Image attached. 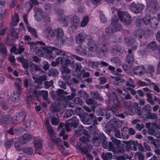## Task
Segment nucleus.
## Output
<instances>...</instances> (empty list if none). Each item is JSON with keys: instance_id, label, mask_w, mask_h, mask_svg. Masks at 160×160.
I'll use <instances>...</instances> for the list:
<instances>
[{"instance_id": "f257e3e1", "label": "nucleus", "mask_w": 160, "mask_h": 160, "mask_svg": "<svg viewBox=\"0 0 160 160\" xmlns=\"http://www.w3.org/2000/svg\"><path fill=\"white\" fill-rule=\"evenodd\" d=\"M69 22L71 23L69 28L74 32L78 29L80 22L79 18L76 15H74L71 18L68 16H65L62 18L60 23L62 26L64 27L67 26Z\"/></svg>"}, {"instance_id": "f03ea898", "label": "nucleus", "mask_w": 160, "mask_h": 160, "mask_svg": "<svg viewBox=\"0 0 160 160\" xmlns=\"http://www.w3.org/2000/svg\"><path fill=\"white\" fill-rule=\"evenodd\" d=\"M69 53L66 54V57L62 58L58 57L55 59V62L58 65L61 64L62 68H65L69 65L72 68H75L74 60Z\"/></svg>"}, {"instance_id": "7ed1b4c3", "label": "nucleus", "mask_w": 160, "mask_h": 160, "mask_svg": "<svg viewBox=\"0 0 160 160\" xmlns=\"http://www.w3.org/2000/svg\"><path fill=\"white\" fill-rule=\"evenodd\" d=\"M42 48L46 52V57L49 59L52 60L54 58L53 52L55 51L56 54L59 55L63 56V57H66V54L68 53L65 52L57 48L51 47H42Z\"/></svg>"}, {"instance_id": "20e7f679", "label": "nucleus", "mask_w": 160, "mask_h": 160, "mask_svg": "<svg viewBox=\"0 0 160 160\" xmlns=\"http://www.w3.org/2000/svg\"><path fill=\"white\" fill-rule=\"evenodd\" d=\"M19 20V15L17 13L15 12L12 15L10 23V32L13 35L16 31V29L13 27L18 25Z\"/></svg>"}, {"instance_id": "39448f33", "label": "nucleus", "mask_w": 160, "mask_h": 160, "mask_svg": "<svg viewBox=\"0 0 160 160\" xmlns=\"http://www.w3.org/2000/svg\"><path fill=\"white\" fill-rule=\"evenodd\" d=\"M117 14L121 22L126 25L129 24L131 23V17L128 12H125L124 13L119 11L118 12Z\"/></svg>"}, {"instance_id": "423d86ee", "label": "nucleus", "mask_w": 160, "mask_h": 160, "mask_svg": "<svg viewBox=\"0 0 160 160\" xmlns=\"http://www.w3.org/2000/svg\"><path fill=\"white\" fill-rule=\"evenodd\" d=\"M122 101L123 105L126 109L124 112V113L126 114L127 116L133 115L134 112L131 102L125 101L122 98Z\"/></svg>"}, {"instance_id": "0eeeda50", "label": "nucleus", "mask_w": 160, "mask_h": 160, "mask_svg": "<svg viewBox=\"0 0 160 160\" xmlns=\"http://www.w3.org/2000/svg\"><path fill=\"white\" fill-rule=\"evenodd\" d=\"M62 128V130L59 134V135L61 136H63V139L64 140H66L68 138V135L67 134H64L65 132L64 130L66 131H70L69 128V123L66 122L65 125L62 122H60L58 126V129Z\"/></svg>"}, {"instance_id": "6e6552de", "label": "nucleus", "mask_w": 160, "mask_h": 160, "mask_svg": "<svg viewBox=\"0 0 160 160\" xmlns=\"http://www.w3.org/2000/svg\"><path fill=\"white\" fill-rule=\"evenodd\" d=\"M58 41L61 43L63 44L65 40L67 39V37L64 36V33L62 29L60 28L55 29L54 30Z\"/></svg>"}, {"instance_id": "1a4fd4ad", "label": "nucleus", "mask_w": 160, "mask_h": 160, "mask_svg": "<svg viewBox=\"0 0 160 160\" xmlns=\"http://www.w3.org/2000/svg\"><path fill=\"white\" fill-rule=\"evenodd\" d=\"M99 48L98 42L95 40H90L87 43V48L89 51L96 52Z\"/></svg>"}, {"instance_id": "9d476101", "label": "nucleus", "mask_w": 160, "mask_h": 160, "mask_svg": "<svg viewBox=\"0 0 160 160\" xmlns=\"http://www.w3.org/2000/svg\"><path fill=\"white\" fill-rule=\"evenodd\" d=\"M43 36L48 38H52L55 36V33L54 30L51 27L49 26H45L43 29Z\"/></svg>"}, {"instance_id": "9b49d317", "label": "nucleus", "mask_w": 160, "mask_h": 160, "mask_svg": "<svg viewBox=\"0 0 160 160\" xmlns=\"http://www.w3.org/2000/svg\"><path fill=\"white\" fill-rule=\"evenodd\" d=\"M110 26L112 27L114 32L118 31L122 29V26L118 22L116 17H112Z\"/></svg>"}, {"instance_id": "f8f14e48", "label": "nucleus", "mask_w": 160, "mask_h": 160, "mask_svg": "<svg viewBox=\"0 0 160 160\" xmlns=\"http://www.w3.org/2000/svg\"><path fill=\"white\" fill-rule=\"evenodd\" d=\"M34 12V18L37 21H40L42 18V15L44 12L40 8L35 7L33 8Z\"/></svg>"}, {"instance_id": "ddd939ff", "label": "nucleus", "mask_w": 160, "mask_h": 160, "mask_svg": "<svg viewBox=\"0 0 160 160\" xmlns=\"http://www.w3.org/2000/svg\"><path fill=\"white\" fill-rule=\"evenodd\" d=\"M86 37L84 33H78L75 37V41L78 44H82L85 41Z\"/></svg>"}, {"instance_id": "4468645a", "label": "nucleus", "mask_w": 160, "mask_h": 160, "mask_svg": "<svg viewBox=\"0 0 160 160\" xmlns=\"http://www.w3.org/2000/svg\"><path fill=\"white\" fill-rule=\"evenodd\" d=\"M133 71L135 74L140 75L145 73L146 68L143 65H138L134 68Z\"/></svg>"}, {"instance_id": "2eb2a0df", "label": "nucleus", "mask_w": 160, "mask_h": 160, "mask_svg": "<svg viewBox=\"0 0 160 160\" xmlns=\"http://www.w3.org/2000/svg\"><path fill=\"white\" fill-rule=\"evenodd\" d=\"M23 83L24 87L26 88L28 91L34 87L33 85V82L29 78L24 79L23 80Z\"/></svg>"}, {"instance_id": "dca6fc26", "label": "nucleus", "mask_w": 160, "mask_h": 160, "mask_svg": "<svg viewBox=\"0 0 160 160\" xmlns=\"http://www.w3.org/2000/svg\"><path fill=\"white\" fill-rule=\"evenodd\" d=\"M124 144L126 145V147L129 149L133 150L134 151L137 150L136 145L138 144V142L137 141H123Z\"/></svg>"}, {"instance_id": "f3484780", "label": "nucleus", "mask_w": 160, "mask_h": 160, "mask_svg": "<svg viewBox=\"0 0 160 160\" xmlns=\"http://www.w3.org/2000/svg\"><path fill=\"white\" fill-rule=\"evenodd\" d=\"M82 133L84 135H87V136L88 135V132L86 130L83 129L82 125H80L78 126V129L75 131V135L77 137H79L81 135Z\"/></svg>"}, {"instance_id": "a211bd4d", "label": "nucleus", "mask_w": 160, "mask_h": 160, "mask_svg": "<svg viewBox=\"0 0 160 160\" xmlns=\"http://www.w3.org/2000/svg\"><path fill=\"white\" fill-rule=\"evenodd\" d=\"M126 42L127 45L130 47L132 49H136L138 45L135 39L131 38H128L126 39Z\"/></svg>"}, {"instance_id": "6ab92c4d", "label": "nucleus", "mask_w": 160, "mask_h": 160, "mask_svg": "<svg viewBox=\"0 0 160 160\" xmlns=\"http://www.w3.org/2000/svg\"><path fill=\"white\" fill-rule=\"evenodd\" d=\"M150 17L148 16H145L142 20L139 19H137L136 21V24L138 27L141 26V23H143L145 25H147L150 22Z\"/></svg>"}, {"instance_id": "aec40b11", "label": "nucleus", "mask_w": 160, "mask_h": 160, "mask_svg": "<svg viewBox=\"0 0 160 160\" xmlns=\"http://www.w3.org/2000/svg\"><path fill=\"white\" fill-rule=\"evenodd\" d=\"M29 70L33 75H35L37 72L40 71L41 69L40 67L34 63H32L30 65Z\"/></svg>"}, {"instance_id": "412c9836", "label": "nucleus", "mask_w": 160, "mask_h": 160, "mask_svg": "<svg viewBox=\"0 0 160 160\" xmlns=\"http://www.w3.org/2000/svg\"><path fill=\"white\" fill-rule=\"evenodd\" d=\"M32 139V137L30 134H25L20 137V141L23 144L31 141Z\"/></svg>"}, {"instance_id": "4be33fe9", "label": "nucleus", "mask_w": 160, "mask_h": 160, "mask_svg": "<svg viewBox=\"0 0 160 160\" xmlns=\"http://www.w3.org/2000/svg\"><path fill=\"white\" fill-rule=\"evenodd\" d=\"M147 132L148 134L152 135L157 138H160V131L155 129L154 127L148 129Z\"/></svg>"}, {"instance_id": "5701e85b", "label": "nucleus", "mask_w": 160, "mask_h": 160, "mask_svg": "<svg viewBox=\"0 0 160 160\" xmlns=\"http://www.w3.org/2000/svg\"><path fill=\"white\" fill-rule=\"evenodd\" d=\"M17 59L19 62H21L23 67L25 69L28 70V68L30 65L28 61L23 58V56L18 57L17 58Z\"/></svg>"}, {"instance_id": "b1692460", "label": "nucleus", "mask_w": 160, "mask_h": 160, "mask_svg": "<svg viewBox=\"0 0 160 160\" xmlns=\"http://www.w3.org/2000/svg\"><path fill=\"white\" fill-rule=\"evenodd\" d=\"M75 50L78 54L84 56L86 53V50L85 46L81 45H78L76 47Z\"/></svg>"}, {"instance_id": "393cba45", "label": "nucleus", "mask_w": 160, "mask_h": 160, "mask_svg": "<svg viewBox=\"0 0 160 160\" xmlns=\"http://www.w3.org/2000/svg\"><path fill=\"white\" fill-rule=\"evenodd\" d=\"M2 122L5 125L10 124L13 123V121L11 117L8 115L2 117L1 119Z\"/></svg>"}, {"instance_id": "a878e982", "label": "nucleus", "mask_w": 160, "mask_h": 160, "mask_svg": "<svg viewBox=\"0 0 160 160\" xmlns=\"http://www.w3.org/2000/svg\"><path fill=\"white\" fill-rule=\"evenodd\" d=\"M23 115L24 113L22 111L16 113L13 117L14 122L15 123L19 122L23 118Z\"/></svg>"}, {"instance_id": "bb28decb", "label": "nucleus", "mask_w": 160, "mask_h": 160, "mask_svg": "<svg viewBox=\"0 0 160 160\" xmlns=\"http://www.w3.org/2000/svg\"><path fill=\"white\" fill-rule=\"evenodd\" d=\"M157 2L156 1H152L148 4V9L152 12H154L156 10Z\"/></svg>"}, {"instance_id": "cd10ccee", "label": "nucleus", "mask_w": 160, "mask_h": 160, "mask_svg": "<svg viewBox=\"0 0 160 160\" xmlns=\"http://www.w3.org/2000/svg\"><path fill=\"white\" fill-rule=\"evenodd\" d=\"M120 109V106L117 104H114L112 107H108L107 108L108 110L111 111L114 114L118 112Z\"/></svg>"}, {"instance_id": "c85d7f7f", "label": "nucleus", "mask_w": 160, "mask_h": 160, "mask_svg": "<svg viewBox=\"0 0 160 160\" xmlns=\"http://www.w3.org/2000/svg\"><path fill=\"white\" fill-rule=\"evenodd\" d=\"M20 96V93L15 92L11 95L10 99L13 102H17L18 101Z\"/></svg>"}, {"instance_id": "c756f323", "label": "nucleus", "mask_w": 160, "mask_h": 160, "mask_svg": "<svg viewBox=\"0 0 160 160\" xmlns=\"http://www.w3.org/2000/svg\"><path fill=\"white\" fill-rule=\"evenodd\" d=\"M90 131L91 133L95 134V135H98V136L99 137L100 132H98V129L97 127L94 125H92L90 126L87 128Z\"/></svg>"}, {"instance_id": "7c9ffc66", "label": "nucleus", "mask_w": 160, "mask_h": 160, "mask_svg": "<svg viewBox=\"0 0 160 160\" xmlns=\"http://www.w3.org/2000/svg\"><path fill=\"white\" fill-rule=\"evenodd\" d=\"M124 146L123 144L120 145L115 147L113 152L116 154H121L124 152Z\"/></svg>"}, {"instance_id": "2f4dec72", "label": "nucleus", "mask_w": 160, "mask_h": 160, "mask_svg": "<svg viewBox=\"0 0 160 160\" xmlns=\"http://www.w3.org/2000/svg\"><path fill=\"white\" fill-rule=\"evenodd\" d=\"M145 33L144 31L142 29H139L135 32L134 35L136 38L140 40V39L144 36Z\"/></svg>"}, {"instance_id": "473e14b6", "label": "nucleus", "mask_w": 160, "mask_h": 160, "mask_svg": "<svg viewBox=\"0 0 160 160\" xmlns=\"http://www.w3.org/2000/svg\"><path fill=\"white\" fill-rule=\"evenodd\" d=\"M99 138H101V140H102V147L106 149L108 148V141L106 140V138L103 133H100L99 135Z\"/></svg>"}, {"instance_id": "72a5a7b5", "label": "nucleus", "mask_w": 160, "mask_h": 160, "mask_svg": "<svg viewBox=\"0 0 160 160\" xmlns=\"http://www.w3.org/2000/svg\"><path fill=\"white\" fill-rule=\"evenodd\" d=\"M151 111V108L149 104L146 105L142 109V112L145 115L150 114Z\"/></svg>"}, {"instance_id": "f704fd0d", "label": "nucleus", "mask_w": 160, "mask_h": 160, "mask_svg": "<svg viewBox=\"0 0 160 160\" xmlns=\"http://www.w3.org/2000/svg\"><path fill=\"white\" fill-rule=\"evenodd\" d=\"M89 21V17L88 16H84L82 18L80 24V27H84L86 26Z\"/></svg>"}, {"instance_id": "c9c22d12", "label": "nucleus", "mask_w": 160, "mask_h": 160, "mask_svg": "<svg viewBox=\"0 0 160 160\" xmlns=\"http://www.w3.org/2000/svg\"><path fill=\"white\" fill-rule=\"evenodd\" d=\"M149 24L150 26L152 28H155L157 27L158 24V21L157 19L155 17H152L151 19H150Z\"/></svg>"}, {"instance_id": "e433bc0d", "label": "nucleus", "mask_w": 160, "mask_h": 160, "mask_svg": "<svg viewBox=\"0 0 160 160\" xmlns=\"http://www.w3.org/2000/svg\"><path fill=\"white\" fill-rule=\"evenodd\" d=\"M101 138L99 136L97 137L94 135L92 138V142L95 146H98L101 143Z\"/></svg>"}, {"instance_id": "4c0bfd02", "label": "nucleus", "mask_w": 160, "mask_h": 160, "mask_svg": "<svg viewBox=\"0 0 160 160\" xmlns=\"http://www.w3.org/2000/svg\"><path fill=\"white\" fill-rule=\"evenodd\" d=\"M34 145L35 148V152L40 154V153L39 152H38V150L41 148V141L40 140L35 141L34 142Z\"/></svg>"}, {"instance_id": "58836bf2", "label": "nucleus", "mask_w": 160, "mask_h": 160, "mask_svg": "<svg viewBox=\"0 0 160 160\" xmlns=\"http://www.w3.org/2000/svg\"><path fill=\"white\" fill-rule=\"evenodd\" d=\"M128 55L127 56V62L128 63H131L134 61V58L132 54V51L131 49H129L128 51Z\"/></svg>"}, {"instance_id": "ea45409f", "label": "nucleus", "mask_w": 160, "mask_h": 160, "mask_svg": "<svg viewBox=\"0 0 160 160\" xmlns=\"http://www.w3.org/2000/svg\"><path fill=\"white\" fill-rule=\"evenodd\" d=\"M47 46H41L40 48L39 47H35V52L36 54L39 56L42 57L43 56V52L42 50L44 53L46 54V52H45L44 50L42 49V47H47Z\"/></svg>"}, {"instance_id": "a19ab883", "label": "nucleus", "mask_w": 160, "mask_h": 160, "mask_svg": "<svg viewBox=\"0 0 160 160\" xmlns=\"http://www.w3.org/2000/svg\"><path fill=\"white\" fill-rule=\"evenodd\" d=\"M71 120L72 121L70 122V125L73 128H76L78 124V119H77L76 117L74 116L72 118Z\"/></svg>"}, {"instance_id": "79ce46f5", "label": "nucleus", "mask_w": 160, "mask_h": 160, "mask_svg": "<svg viewBox=\"0 0 160 160\" xmlns=\"http://www.w3.org/2000/svg\"><path fill=\"white\" fill-rule=\"evenodd\" d=\"M102 156L103 160H108L112 159V154L110 152H107L106 153H102Z\"/></svg>"}, {"instance_id": "37998d69", "label": "nucleus", "mask_w": 160, "mask_h": 160, "mask_svg": "<svg viewBox=\"0 0 160 160\" xmlns=\"http://www.w3.org/2000/svg\"><path fill=\"white\" fill-rule=\"evenodd\" d=\"M122 136V138L124 139H128L129 136V134L128 130L127 128H124L121 130Z\"/></svg>"}, {"instance_id": "c03bdc74", "label": "nucleus", "mask_w": 160, "mask_h": 160, "mask_svg": "<svg viewBox=\"0 0 160 160\" xmlns=\"http://www.w3.org/2000/svg\"><path fill=\"white\" fill-rule=\"evenodd\" d=\"M29 92L30 93H32L34 97L37 98L41 96V91H36L34 89V87L30 90H29Z\"/></svg>"}, {"instance_id": "a18cd8bd", "label": "nucleus", "mask_w": 160, "mask_h": 160, "mask_svg": "<svg viewBox=\"0 0 160 160\" xmlns=\"http://www.w3.org/2000/svg\"><path fill=\"white\" fill-rule=\"evenodd\" d=\"M51 124L52 125H58L59 122L58 118L54 116L53 115H51L50 117Z\"/></svg>"}, {"instance_id": "49530a36", "label": "nucleus", "mask_w": 160, "mask_h": 160, "mask_svg": "<svg viewBox=\"0 0 160 160\" xmlns=\"http://www.w3.org/2000/svg\"><path fill=\"white\" fill-rule=\"evenodd\" d=\"M70 93V92L65 91L62 89H58L56 91L57 95L59 97H62L63 95L68 94Z\"/></svg>"}, {"instance_id": "de8ad7c7", "label": "nucleus", "mask_w": 160, "mask_h": 160, "mask_svg": "<svg viewBox=\"0 0 160 160\" xmlns=\"http://www.w3.org/2000/svg\"><path fill=\"white\" fill-rule=\"evenodd\" d=\"M46 129L48 130L50 138L56 137L55 133L54 132V129L51 126L47 128Z\"/></svg>"}, {"instance_id": "09e8293b", "label": "nucleus", "mask_w": 160, "mask_h": 160, "mask_svg": "<svg viewBox=\"0 0 160 160\" xmlns=\"http://www.w3.org/2000/svg\"><path fill=\"white\" fill-rule=\"evenodd\" d=\"M147 48L148 49L154 50L156 49L157 48L156 42L154 41H152L150 42L147 46Z\"/></svg>"}, {"instance_id": "8fccbe9b", "label": "nucleus", "mask_w": 160, "mask_h": 160, "mask_svg": "<svg viewBox=\"0 0 160 160\" xmlns=\"http://www.w3.org/2000/svg\"><path fill=\"white\" fill-rule=\"evenodd\" d=\"M48 92L47 91L43 90L41 91V96H42L43 99L47 101L48 103H49L50 102L48 100Z\"/></svg>"}, {"instance_id": "3c124183", "label": "nucleus", "mask_w": 160, "mask_h": 160, "mask_svg": "<svg viewBox=\"0 0 160 160\" xmlns=\"http://www.w3.org/2000/svg\"><path fill=\"white\" fill-rule=\"evenodd\" d=\"M27 27L28 32H29L35 38H36L38 37V35L35 29L29 27V26Z\"/></svg>"}, {"instance_id": "603ef678", "label": "nucleus", "mask_w": 160, "mask_h": 160, "mask_svg": "<svg viewBox=\"0 0 160 160\" xmlns=\"http://www.w3.org/2000/svg\"><path fill=\"white\" fill-rule=\"evenodd\" d=\"M144 8V6L142 4H137V6L133 12L137 14L142 11Z\"/></svg>"}, {"instance_id": "864d4df0", "label": "nucleus", "mask_w": 160, "mask_h": 160, "mask_svg": "<svg viewBox=\"0 0 160 160\" xmlns=\"http://www.w3.org/2000/svg\"><path fill=\"white\" fill-rule=\"evenodd\" d=\"M7 49L4 45L2 43L0 42V52L5 55L6 57L7 53Z\"/></svg>"}, {"instance_id": "5fc2aeb1", "label": "nucleus", "mask_w": 160, "mask_h": 160, "mask_svg": "<svg viewBox=\"0 0 160 160\" xmlns=\"http://www.w3.org/2000/svg\"><path fill=\"white\" fill-rule=\"evenodd\" d=\"M108 52V48L106 47H101L99 49L98 52L97 53V55L98 57H100V56H99V53H102V56L104 55L107 53Z\"/></svg>"}, {"instance_id": "6e6d98bb", "label": "nucleus", "mask_w": 160, "mask_h": 160, "mask_svg": "<svg viewBox=\"0 0 160 160\" xmlns=\"http://www.w3.org/2000/svg\"><path fill=\"white\" fill-rule=\"evenodd\" d=\"M86 136H82L79 138V141L81 142L85 143L89 141V138L90 137V134L88 132V135H85Z\"/></svg>"}, {"instance_id": "4d7b16f0", "label": "nucleus", "mask_w": 160, "mask_h": 160, "mask_svg": "<svg viewBox=\"0 0 160 160\" xmlns=\"http://www.w3.org/2000/svg\"><path fill=\"white\" fill-rule=\"evenodd\" d=\"M23 151L26 154L28 155H31L33 153L32 149L28 147L25 148L23 149Z\"/></svg>"}, {"instance_id": "13d9d810", "label": "nucleus", "mask_w": 160, "mask_h": 160, "mask_svg": "<svg viewBox=\"0 0 160 160\" xmlns=\"http://www.w3.org/2000/svg\"><path fill=\"white\" fill-rule=\"evenodd\" d=\"M111 61L116 65H120L121 64V60L120 58L118 57H113L112 58Z\"/></svg>"}, {"instance_id": "bf43d9fd", "label": "nucleus", "mask_w": 160, "mask_h": 160, "mask_svg": "<svg viewBox=\"0 0 160 160\" xmlns=\"http://www.w3.org/2000/svg\"><path fill=\"white\" fill-rule=\"evenodd\" d=\"M51 110L52 112H58L59 109L58 108V105L56 103L52 102L51 105Z\"/></svg>"}, {"instance_id": "052dcab7", "label": "nucleus", "mask_w": 160, "mask_h": 160, "mask_svg": "<svg viewBox=\"0 0 160 160\" xmlns=\"http://www.w3.org/2000/svg\"><path fill=\"white\" fill-rule=\"evenodd\" d=\"M114 31L111 26H108L105 30V33L107 36H111L114 32Z\"/></svg>"}, {"instance_id": "680f3d73", "label": "nucleus", "mask_w": 160, "mask_h": 160, "mask_svg": "<svg viewBox=\"0 0 160 160\" xmlns=\"http://www.w3.org/2000/svg\"><path fill=\"white\" fill-rule=\"evenodd\" d=\"M155 69L153 67L152 65L148 66L146 70V72L147 73H149L151 75L154 72Z\"/></svg>"}, {"instance_id": "e2e57ef3", "label": "nucleus", "mask_w": 160, "mask_h": 160, "mask_svg": "<svg viewBox=\"0 0 160 160\" xmlns=\"http://www.w3.org/2000/svg\"><path fill=\"white\" fill-rule=\"evenodd\" d=\"M42 82L39 78H36L34 80V83H37L38 85H35V86L36 88H41L42 87L41 84Z\"/></svg>"}, {"instance_id": "0e129e2a", "label": "nucleus", "mask_w": 160, "mask_h": 160, "mask_svg": "<svg viewBox=\"0 0 160 160\" xmlns=\"http://www.w3.org/2000/svg\"><path fill=\"white\" fill-rule=\"evenodd\" d=\"M112 50L118 52L122 53L123 52L121 46L118 45H116L114 46L112 48Z\"/></svg>"}, {"instance_id": "69168bd1", "label": "nucleus", "mask_w": 160, "mask_h": 160, "mask_svg": "<svg viewBox=\"0 0 160 160\" xmlns=\"http://www.w3.org/2000/svg\"><path fill=\"white\" fill-rule=\"evenodd\" d=\"M30 123L29 121H24L22 125V128L25 130H27L29 129Z\"/></svg>"}, {"instance_id": "338daca9", "label": "nucleus", "mask_w": 160, "mask_h": 160, "mask_svg": "<svg viewBox=\"0 0 160 160\" xmlns=\"http://www.w3.org/2000/svg\"><path fill=\"white\" fill-rule=\"evenodd\" d=\"M5 147L6 149L10 148L12 145V141L10 139L7 140L5 142Z\"/></svg>"}, {"instance_id": "774afa93", "label": "nucleus", "mask_w": 160, "mask_h": 160, "mask_svg": "<svg viewBox=\"0 0 160 160\" xmlns=\"http://www.w3.org/2000/svg\"><path fill=\"white\" fill-rule=\"evenodd\" d=\"M157 117V114L155 113H150L146 116V118L148 119H156Z\"/></svg>"}]
</instances>
